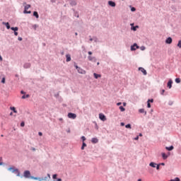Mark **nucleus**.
<instances>
[{
	"label": "nucleus",
	"mask_w": 181,
	"mask_h": 181,
	"mask_svg": "<svg viewBox=\"0 0 181 181\" xmlns=\"http://www.w3.org/2000/svg\"><path fill=\"white\" fill-rule=\"evenodd\" d=\"M33 16H35V18H37V19H38V18H39V14L37 13V11H34V12H33Z\"/></svg>",
	"instance_id": "obj_22"
},
{
	"label": "nucleus",
	"mask_w": 181,
	"mask_h": 181,
	"mask_svg": "<svg viewBox=\"0 0 181 181\" xmlns=\"http://www.w3.org/2000/svg\"><path fill=\"white\" fill-rule=\"evenodd\" d=\"M57 181H62V178H59Z\"/></svg>",
	"instance_id": "obj_56"
},
{
	"label": "nucleus",
	"mask_w": 181,
	"mask_h": 181,
	"mask_svg": "<svg viewBox=\"0 0 181 181\" xmlns=\"http://www.w3.org/2000/svg\"><path fill=\"white\" fill-rule=\"evenodd\" d=\"M137 181H142V180H141V179H139Z\"/></svg>",
	"instance_id": "obj_59"
},
{
	"label": "nucleus",
	"mask_w": 181,
	"mask_h": 181,
	"mask_svg": "<svg viewBox=\"0 0 181 181\" xmlns=\"http://www.w3.org/2000/svg\"><path fill=\"white\" fill-rule=\"evenodd\" d=\"M139 136H142V134H139Z\"/></svg>",
	"instance_id": "obj_60"
},
{
	"label": "nucleus",
	"mask_w": 181,
	"mask_h": 181,
	"mask_svg": "<svg viewBox=\"0 0 181 181\" xmlns=\"http://www.w3.org/2000/svg\"><path fill=\"white\" fill-rule=\"evenodd\" d=\"M71 5L72 6H76V5H77V2H76V1H72L71 2Z\"/></svg>",
	"instance_id": "obj_24"
},
{
	"label": "nucleus",
	"mask_w": 181,
	"mask_h": 181,
	"mask_svg": "<svg viewBox=\"0 0 181 181\" xmlns=\"http://www.w3.org/2000/svg\"><path fill=\"white\" fill-rule=\"evenodd\" d=\"M0 62H2V57L0 55Z\"/></svg>",
	"instance_id": "obj_55"
},
{
	"label": "nucleus",
	"mask_w": 181,
	"mask_h": 181,
	"mask_svg": "<svg viewBox=\"0 0 181 181\" xmlns=\"http://www.w3.org/2000/svg\"><path fill=\"white\" fill-rule=\"evenodd\" d=\"M175 83H180V78H175Z\"/></svg>",
	"instance_id": "obj_30"
},
{
	"label": "nucleus",
	"mask_w": 181,
	"mask_h": 181,
	"mask_svg": "<svg viewBox=\"0 0 181 181\" xmlns=\"http://www.w3.org/2000/svg\"><path fill=\"white\" fill-rule=\"evenodd\" d=\"M97 64H98V65L100 64V62H98Z\"/></svg>",
	"instance_id": "obj_64"
},
{
	"label": "nucleus",
	"mask_w": 181,
	"mask_h": 181,
	"mask_svg": "<svg viewBox=\"0 0 181 181\" xmlns=\"http://www.w3.org/2000/svg\"><path fill=\"white\" fill-rule=\"evenodd\" d=\"M30 179H33L34 180H40V181H42V180H46L47 179V177H45V178H38V177H30Z\"/></svg>",
	"instance_id": "obj_7"
},
{
	"label": "nucleus",
	"mask_w": 181,
	"mask_h": 181,
	"mask_svg": "<svg viewBox=\"0 0 181 181\" xmlns=\"http://www.w3.org/2000/svg\"><path fill=\"white\" fill-rule=\"evenodd\" d=\"M99 118L101 119V121H107V117H105V115L103 113L99 114Z\"/></svg>",
	"instance_id": "obj_4"
},
{
	"label": "nucleus",
	"mask_w": 181,
	"mask_h": 181,
	"mask_svg": "<svg viewBox=\"0 0 181 181\" xmlns=\"http://www.w3.org/2000/svg\"><path fill=\"white\" fill-rule=\"evenodd\" d=\"M139 112H140V114H144V115H146V111H145V109L139 110Z\"/></svg>",
	"instance_id": "obj_14"
},
{
	"label": "nucleus",
	"mask_w": 181,
	"mask_h": 181,
	"mask_svg": "<svg viewBox=\"0 0 181 181\" xmlns=\"http://www.w3.org/2000/svg\"><path fill=\"white\" fill-rule=\"evenodd\" d=\"M66 62H71V57L70 56V54H66Z\"/></svg>",
	"instance_id": "obj_17"
},
{
	"label": "nucleus",
	"mask_w": 181,
	"mask_h": 181,
	"mask_svg": "<svg viewBox=\"0 0 181 181\" xmlns=\"http://www.w3.org/2000/svg\"><path fill=\"white\" fill-rule=\"evenodd\" d=\"M52 177H53V179H57V174L53 175Z\"/></svg>",
	"instance_id": "obj_36"
},
{
	"label": "nucleus",
	"mask_w": 181,
	"mask_h": 181,
	"mask_svg": "<svg viewBox=\"0 0 181 181\" xmlns=\"http://www.w3.org/2000/svg\"><path fill=\"white\" fill-rule=\"evenodd\" d=\"M139 71H141V73H143V74H144V76H146L147 72H146V70H145V69H144V68H142V67H139Z\"/></svg>",
	"instance_id": "obj_8"
},
{
	"label": "nucleus",
	"mask_w": 181,
	"mask_h": 181,
	"mask_svg": "<svg viewBox=\"0 0 181 181\" xmlns=\"http://www.w3.org/2000/svg\"><path fill=\"white\" fill-rule=\"evenodd\" d=\"M85 146H87V144H86V143L83 142V145H82V146H81L82 151L84 150V147H85Z\"/></svg>",
	"instance_id": "obj_29"
},
{
	"label": "nucleus",
	"mask_w": 181,
	"mask_h": 181,
	"mask_svg": "<svg viewBox=\"0 0 181 181\" xmlns=\"http://www.w3.org/2000/svg\"><path fill=\"white\" fill-rule=\"evenodd\" d=\"M78 73H79L80 74H86V71L81 69V68H78Z\"/></svg>",
	"instance_id": "obj_13"
},
{
	"label": "nucleus",
	"mask_w": 181,
	"mask_h": 181,
	"mask_svg": "<svg viewBox=\"0 0 181 181\" xmlns=\"http://www.w3.org/2000/svg\"><path fill=\"white\" fill-rule=\"evenodd\" d=\"M91 142L93 144H97L98 142V139L97 138H93L92 140H91Z\"/></svg>",
	"instance_id": "obj_15"
},
{
	"label": "nucleus",
	"mask_w": 181,
	"mask_h": 181,
	"mask_svg": "<svg viewBox=\"0 0 181 181\" xmlns=\"http://www.w3.org/2000/svg\"><path fill=\"white\" fill-rule=\"evenodd\" d=\"M125 128H129V129H131V125L128 124L125 126Z\"/></svg>",
	"instance_id": "obj_32"
},
{
	"label": "nucleus",
	"mask_w": 181,
	"mask_h": 181,
	"mask_svg": "<svg viewBox=\"0 0 181 181\" xmlns=\"http://www.w3.org/2000/svg\"><path fill=\"white\" fill-rule=\"evenodd\" d=\"M123 105H124V107H126L127 106V103H123Z\"/></svg>",
	"instance_id": "obj_53"
},
{
	"label": "nucleus",
	"mask_w": 181,
	"mask_h": 181,
	"mask_svg": "<svg viewBox=\"0 0 181 181\" xmlns=\"http://www.w3.org/2000/svg\"><path fill=\"white\" fill-rule=\"evenodd\" d=\"M165 93V89H163L162 90H161V94H162V95H163V93Z\"/></svg>",
	"instance_id": "obj_43"
},
{
	"label": "nucleus",
	"mask_w": 181,
	"mask_h": 181,
	"mask_svg": "<svg viewBox=\"0 0 181 181\" xmlns=\"http://www.w3.org/2000/svg\"><path fill=\"white\" fill-rule=\"evenodd\" d=\"M23 5L25 6V10L23 11V13H32V11H28V9H29V8H30V4L26 5V2H24L23 4Z\"/></svg>",
	"instance_id": "obj_1"
},
{
	"label": "nucleus",
	"mask_w": 181,
	"mask_h": 181,
	"mask_svg": "<svg viewBox=\"0 0 181 181\" xmlns=\"http://www.w3.org/2000/svg\"><path fill=\"white\" fill-rule=\"evenodd\" d=\"M122 104V103L119 102V103H117V106H119V105H121Z\"/></svg>",
	"instance_id": "obj_44"
},
{
	"label": "nucleus",
	"mask_w": 181,
	"mask_h": 181,
	"mask_svg": "<svg viewBox=\"0 0 181 181\" xmlns=\"http://www.w3.org/2000/svg\"><path fill=\"white\" fill-rule=\"evenodd\" d=\"M141 50H145V47L144 46L141 47Z\"/></svg>",
	"instance_id": "obj_42"
},
{
	"label": "nucleus",
	"mask_w": 181,
	"mask_h": 181,
	"mask_svg": "<svg viewBox=\"0 0 181 181\" xmlns=\"http://www.w3.org/2000/svg\"><path fill=\"white\" fill-rule=\"evenodd\" d=\"M18 40H20V41H21L22 40V37H18Z\"/></svg>",
	"instance_id": "obj_52"
},
{
	"label": "nucleus",
	"mask_w": 181,
	"mask_h": 181,
	"mask_svg": "<svg viewBox=\"0 0 181 181\" xmlns=\"http://www.w3.org/2000/svg\"><path fill=\"white\" fill-rule=\"evenodd\" d=\"M88 53V54H90V56H91V54H93V52H91L90 51H89Z\"/></svg>",
	"instance_id": "obj_51"
},
{
	"label": "nucleus",
	"mask_w": 181,
	"mask_h": 181,
	"mask_svg": "<svg viewBox=\"0 0 181 181\" xmlns=\"http://www.w3.org/2000/svg\"><path fill=\"white\" fill-rule=\"evenodd\" d=\"M173 83V81L172 79H170L169 81L168 82V88H172V84Z\"/></svg>",
	"instance_id": "obj_11"
},
{
	"label": "nucleus",
	"mask_w": 181,
	"mask_h": 181,
	"mask_svg": "<svg viewBox=\"0 0 181 181\" xmlns=\"http://www.w3.org/2000/svg\"><path fill=\"white\" fill-rule=\"evenodd\" d=\"M173 42L172 37H169L165 40V43H167V45H170Z\"/></svg>",
	"instance_id": "obj_9"
},
{
	"label": "nucleus",
	"mask_w": 181,
	"mask_h": 181,
	"mask_svg": "<svg viewBox=\"0 0 181 181\" xmlns=\"http://www.w3.org/2000/svg\"><path fill=\"white\" fill-rule=\"evenodd\" d=\"M120 125H121V127H124V125H125V123L121 122V123H120Z\"/></svg>",
	"instance_id": "obj_45"
},
{
	"label": "nucleus",
	"mask_w": 181,
	"mask_h": 181,
	"mask_svg": "<svg viewBox=\"0 0 181 181\" xmlns=\"http://www.w3.org/2000/svg\"><path fill=\"white\" fill-rule=\"evenodd\" d=\"M31 151H33V152H35V151H36V148H35V147H32V148H31Z\"/></svg>",
	"instance_id": "obj_41"
},
{
	"label": "nucleus",
	"mask_w": 181,
	"mask_h": 181,
	"mask_svg": "<svg viewBox=\"0 0 181 181\" xmlns=\"http://www.w3.org/2000/svg\"><path fill=\"white\" fill-rule=\"evenodd\" d=\"M14 35H15V36H18V32L14 31Z\"/></svg>",
	"instance_id": "obj_47"
},
{
	"label": "nucleus",
	"mask_w": 181,
	"mask_h": 181,
	"mask_svg": "<svg viewBox=\"0 0 181 181\" xmlns=\"http://www.w3.org/2000/svg\"><path fill=\"white\" fill-rule=\"evenodd\" d=\"M156 169H157V170H159V169H160V165L158 164V165H156Z\"/></svg>",
	"instance_id": "obj_40"
},
{
	"label": "nucleus",
	"mask_w": 181,
	"mask_h": 181,
	"mask_svg": "<svg viewBox=\"0 0 181 181\" xmlns=\"http://www.w3.org/2000/svg\"><path fill=\"white\" fill-rule=\"evenodd\" d=\"M81 139H82L83 142H84V141H86V137L84 136H83L81 137Z\"/></svg>",
	"instance_id": "obj_39"
},
{
	"label": "nucleus",
	"mask_w": 181,
	"mask_h": 181,
	"mask_svg": "<svg viewBox=\"0 0 181 181\" xmlns=\"http://www.w3.org/2000/svg\"><path fill=\"white\" fill-rule=\"evenodd\" d=\"M11 110L12 111H13V112H15V113H17V112H18L16 111V109L15 108V107H11Z\"/></svg>",
	"instance_id": "obj_28"
},
{
	"label": "nucleus",
	"mask_w": 181,
	"mask_h": 181,
	"mask_svg": "<svg viewBox=\"0 0 181 181\" xmlns=\"http://www.w3.org/2000/svg\"><path fill=\"white\" fill-rule=\"evenodd\" d=\"M177 47H180V49H181V40L178 42Z\"/></svg>",
	"instance_id": "obj_31"
},
{
	"label": "nucleus",
	"mask_w": 181,
	"mask_h": 181,
	"mask_svg": "<svg viewBox=\"0 0 181 181\" xmlns=\"http://www.w3.org/2000/svg\"><path fill=\"white\" fill-rule=\"evenodd\" d=\"M3 25H5L7 29H11V25H9V23L3 22Z\"/></svg>",
	"instance_id": "obj_18"
},
{
	"label": "nucleus",
	"mask_w": 181,
	"mask_h": 181,
	"mask_svg": "<svg viewBox=\"0 0 181 181\" xmlns=\"http://www.w3.org/2000/svg\"><path fill=\"white\" fill-rule=\"evenodd\" d=\"M29 97H30L29 95H23L22 96V98H23V100H25V98H29Z\"/></svg>",
	"instance_id": "obj_27"
},
{
	"label": "nucleus",
	"mask_w": 181,
	"mask_h": 181,
	"mask_svg": "<svg viewBox=\"0 0 181 181\" xmlns=\"http://www.w3.org/2000/svg\"><path fill=\"white\" fill-rule=\"evenodd\" d=\"M161 155L163 159H168V155H166L165 153H162Z\"/></svg>",
	"instance_id": "obj_21"
},
{
	"label": "nucleus",
	"mask_w": 181,
	"mask_h": 181,
	"mask_svg": "<svg viewBox=\"0 0 181 181\" xmlns=\"http://www.w3.org/2000/svg\"><path fill=\"white\" fill-rule=\"evenodd\" d=\"M76 69H77V70H78V69H80L77 65L75 66Z\"/></svg>",
	"instance_id": "obj_54"
},
{
	"label": "nucleus",
	"mask_w": 181,
	"mask_h": 181,
	"mask_svg": "<svg viewBox=\"0 0 181 181\" xmlns=\"http://www.w3.org/2000/svg\"><path fill=\"white\" fill-rule=\"evenodd\" d=\"M59 121H63V118H60V119H59Z\"/></svg>",
	"instance_id": "obj_58"
},
{
	"label": "nucleus",
	"mask_w": 181,
	"mask_h": 181,
	"mask_svg": "<svg viewBox=\"0 0 181 181\" xmlns=\"http://www.w3.org/2000/svg\"><path fill=\"white\" fill-rule=\"evenodd\" d=\"M93 76H94V77H95V78H98L99 77H101V75H100V74H93Z\"/></svg>",
	"instance_id": "obj_25"
},
{
	"label": "nucleus",
	"mask_w": 181,
	"mask_h": 181,
	"mask_svg": "<svg viewBox=\"0 0 181 181\" xmlns=\"http://www.w3.org/2000/svg\"><path fill=\"white\" fill-rule=\"evenodd\" d=\"M165 149H166L167 151H173L174 147H173V146H170V147H165Z\"/></svg>",
	"instance_id": "obj_20"
},
{
	"label": "nucleus",
	"mask_w": 181,
	"mask_h": 181,
	"mask_svg": "<svg viewBox=\"0 0 181 181\" xmlns=\"http://www.w3.org/2000/svg\"><path fill=\"white\" fill-rule=\"evenodd\" d=\"M76 36H77V35H78L77 33H75Z\"/></svg>",
	"instance_id": "obj_61"
},
{
	"label": "nucleus",
	"mask_w": 181,
	"mask_h": 181,
	"mask_svg": "<svg viewBox=\"0 0 181 181\" xmlns=\"http://www.w3.org/2000/svg\"><path fill=\"white\" fill-rule=\"evenodd\" d=\"M90 42H93V40H92V38H90Z\"/></svg>",
	"instance_id": "obj_62"
},
{
	"label": "nucleus",
	"mask_w": 181,
	"mask_h": 181,
	"mask_svg": "<svg viewBox=\"0 0 181 181\" xmlns=\"http://www.w3.org/2000/svg\"><path fill=\"white\" fill-rule=\"evenodd\" d=\"M157 165L158 164H156V163H155L153 162H151V163H150L149 166H151V168H156Z\"/></svg>",
	"instance_id": "obj_16"
},
{
	"label": "nucleus",
	"mask_w": 181,
	"mask_h": 181,
	"mask_svg": "<svg viewBox=\"0 0 181 181\" xmlns=\"http://www.w3.org/2000/svg\"><path fill=\"white\" fill-rule=\"evenodd\" d=\"M8 170H12L13 173H16L17 176H19L21 173H19V170L18 169L13 170V168H10Z\"/></svg>",
	"instance_id": "obj_5"
},
{
	"label": "nucleus",
	"mask_w": 181,
	"mask_h": 181,
	"mask_svg": "<svg viewBox=\"0 0 181 181\" xmlns=\"http://www.w3.org/2000/svg\"><path fill=\"white\" fill-rule=\"evenodd\" d=\"M131 11H132V12H135L136 11V9L135 8V7H132L131 8Z\"/></svg>",
	"instance_id": "obj_33"
},
{
	"label": "nucleus",
	"mask_w": 181,
	"mask_h": 181,
	"mask_svg": "<svg viewBox=\"0 0 181 181\" xmlns=\"http://www.w3.org/2000/svg\"><path fill=\"white\" fill-rule=\"evenodd\" d=\"M136 49H139V47L138 45H136V43H134L132 46H131L132 51L136 50Z\"/></svg>",
	"instance_id": "obj_6"
},
{
	"label": "nucleus",
	"mask_w": 181,
	"mask_h": 181,
	"mask_svg": "<svg viewBox=\"0 0 181 181\" xmlns=\"http://www.w3.org/2000/svg\"><path fill=\"white\" fill-rule=\"evenodd\" d=\"M5 77H4L3 78H2V80H1V83H3V84H5Z\"/></svg>",
	"instance_id": "obj_34"
},
{
	"label": "nucleus",
	"mask_w": 181,
	"mask_h": 181,
	"mask_svg": "<svg viewBox=\"0 0 181 181\" xmlns=\"http://www.w3.org/2000/svg\"><path fill=\"white\" fill-rule=\"evenodd\" d=\"M134 30H136V29L135 28H133Z\"/></svg>",
	"instance_id": "obj_63"
},
{
	"label": "nucleus",
	"mask_w": 181,
	"mask_h": 181,
	"mask_svg": "<svg viewBox=\"0 0 181 181\" xmlns=\"http://www.w3.org/2000/svg\"><path fill=\"white\" fill-rule=\"evenodd\" d=\"M11 29L14 32H18V30H19V28L18 27H11Z\"/></svg>",
	"instance_id": "obj_19"
},
{
	"label": "nucleus",
	"mask_w": 181,
	"mask_h": 181,
	"mask_svg": "<svg viewBox=\"0 0 181 181\" xmlns=\"http://www.w3.org/2000/svg\"><path fill=\"white\" fill-rule=\"evenodd\" d=\"M68 117L71 119H76V118H77V115L70 112L68 114Z\"/></svg>",
	"instance_id": "obj_3"
},
{
	"label": "nucleus",
	"mask_w": 181,
	"mask_h": 181,
	"mask_svg": "<svg viewBox=\"0 0 181 181\" xmlns=\"http://www.w3.org/2000/svg\"><path fill=\"white\" fill-rule=\"evenodd\" d=\"M23 176H24V177H25V178H27V179H28L29 177H30V178L32 177V176H30V171H29V170H25V171L24 172Z\"/></svg>",
	"instance_id": "obj_2"
},
{
	"label": "nucleus",
	"mask_w": 181,
	"mask_h": 181,
	"mask_svg": "<svg viewBox=\"0 0 181 181\" xmlns=\"http://www.w3.org/2000/svg\"><path fill=\"white\" fill-rule=\"evenodd\" d=\"M108 5H110V6H112V8L115 7V2L112 1H108Z\"/></svg>",
	"instance_id": "obj_12"
},
{
	"label": "nucleus",
	"mask_w": 181,
	"mask_h": 181,
	"mask_svg": "<svg viewBox=\"0 0 181 181\" xmlns=\"http://www.w3.org/2000/svg\"><path fill=\"white\" fill-rule=\"evenodd\" d=\"M38 135H39L40 136H42V135H43V134L40 132L38 133Z\"/></svg>",
	"instance_id": "obj_46"
},
{
	"label": "nucleus",
	"mask_w": 181,
	"mask_h": 181,
	"mask_svg": "<svg viewBox=\"0 0 181 181\" xmlns=\"http://www.w3.org/2000/svg\"><path fill=\"white\" fill-rule=\"evenodd\" d=\"M134 139L135 141H138V139H139V136H137Z\"/></svg>",
	"instance_id": "obj_48"
},
{
	"label": "nucleus",
	"mask_w": 181,
	"mask_h": 181,
	"mask_svg": "<svg viewBox=\"0 0 181 181\" xmlns=\"http://www.w3.org/2000/svg\"><path fill=\"white\" fill-rule=\"evenodd\" d=\"M21 127H25V122H22L21 123Z\"/></svg>",
	"instance_id": "obj_35"
},
{
	"label": "nucleus",
	"mask_w": 181,
	"mask_h": 181,
	"mask_svg": "<svg viewBox=\"0 0 181 181\" xmlns=\"http://www.w3.org/2000/svg\"><path fill=\"white\" fill-rule=\"evenodd\" d=\"M47 176L50 179V174H47Z\"/></svg>",
	"instance_id": "obj_57"
},
{
	"label": "nucleus",
	"mask_w": 181,
	"mask_h": 181,
	"mask_svg": "<svg viewBox=\"0 0 181 181\" xmlns=\"http://www.w3.org/2000/svg\"><path fill=\"white\" fill-rule=\"evenodd\" d=\"M147 107L148 108H151V103L149 102H147Z\"/></svg>",
	"instance_id": "obj_37"
},
{
	"label": "nucleus",
	"mask_w": 181,
	"mask_h": 181,
	"mask_svg": "<svg viewBox=\"0 0 181 181\" xmlns=\"http://www.w3.org/2000/svg\"><path fill=\"white\" fill-rule=\"evenodd\" d=\"M147 103H153V99H148Z\"/></svg>",
	"instance_id": "obj_38"
},
{
	"label": "nucleus",
	"mask_w": 181,
	"mask_h": 181,
	"mask_svg": "<svg viewBox=\"0 0 181 181\" xmlns=\"http://www.w3.org/2000/svg\"><path fill=\"white\" fill-rule=\"evenodd\" d=\"M30 67V64L29 63L25 64H24V68L25 69H29Z\"/></svg>",
	"instance_id": "obj_23"
},
{
	"label": "nucleus",
	"mask_w": 181,
	"mask_h": 181,
	"mask_svg": "<svg viewBox=\"0 0 181 181\" xmlns=\"http://www.w3.org/2000/svg\"><path fill=\"white\" fill-rule=\"evenodd\" d=\"M158 165H160H160H161L162 166H165V163H160V164H158Z\"/></svg>",
	"instance_id": "obj_49"
},
{
	"label": "nucleus",
	"mask_w": 181,
	"mask_h": 181,
	"mask_svg": "<svg viewBox=\"0 0 181 181\" xmlns=\"http://www.w3.org/2000/svg\"><path fill=\"white\" fill-rule=\"evenodd\" d=\"M119 110H120V111L122 112H124V111H125V109L124 108V107H122V106H119Z\"/></svg>",
	"instance_id": "obj_26"
},
{
	"label": "nucleus",
	"mask_w": 181,
	"mask_h": 181,
	"mask_svg": "<svg viewBox=\"0 0 181 181\" xmlns=\"http://www.w3.org/2000/svg\"><path fill=\"white\" fill-rule=\"evenodd\" d=\"M88 59L90 60V62H97V59H95L94 57L89 56L88 57Z\"/></svg>",
	"instance_id": "obj_10"
},
{
	"label": "nucleus",
	"mask_w": 181,
	"mask_h": 181,
	"mask_svg": "<svg viewBox=\"0 0 181 181\" xmlns=\"http://www.w3.org/2000/svg\"><path fill=\"white\" fill-rule=\"evenodd\" d=\"M21 94H26V93H25V91H23V90H21Z\"/></svg>",
	"instance_id": "obj_50"
}]
</instances>
